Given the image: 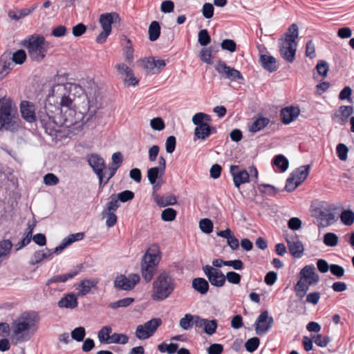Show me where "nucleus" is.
Returning a JSON list of instances; mask_svg holds the SVG:
<instances>
[{"label":"nucleus","mask_w":354,"mask_h":354,"mask_svg":"<svg viewBox=\"0 0 354 354\" xmlns=\"http://www.w3.org/2000/svg\"><path fill=\"white\" fill-rule=\"evenodd\" d=\"M80 93H82V89L76 84H58L52 87L49 97L55 98L62 111L66 109L74 113L77 94Z\"/></svg>","instance_id":"obj_1"},{"label":"nucleus","mask_w":354,"mask_h":354,"mask_svg":"<svg viewBox=\"0 0 354 354\" xmlns=\"http://www.w3.org/2000/svg\"><path fill=\"white\" fill-rule=\"evenodd\" d=\"M39 317L35 312H24L12 323V336L19 342L28 340L37 329Z\"/></svg>","instance_id":"obj_2"},{"label":"nucleus","mask_w":354,"mask_h":354,"mask_svg":"<svg viewBox=\"0 0 354 354\" xmlns=\"http://www.w3.org/2000/svg\"><path fill=\"white\" fill-rule=\"evenodd\" d=\"M19 127L17 109L13 101L7 97L0 99V131L14 132Z\"/></svg>","instance_id":"obj_3"},{"label":"nucleus","mask_w":354,"mask_h":354,"mask_svg":"<svg viewBox=\"0 0 354 354\" xmlns=\"http://www.w3.org/2000/svg\"><path fill=\"white\" fill-rule=\"evenodd\" d=\"M175 288L172 276L165 270L161 271L153 282L151 297L156 301H163L173 293Z\"/></svg>","instance_id":"obj_4"},{"label":"nucleus","mask_w":354,"mask_h":354,"mask_svg":"<svg viewBox=\"0 0 354 354\" xmlns=\"http://www.w3.org/2000/svg\"><path fill=\"white\" fill-rule=\"evenodd\" d=\"M298 36V27L295 24H292L288 28L285 35L280 39L279 53L281 56L288 62L292 63L295 59L297 46L296 39Z\"/></svg>","instance_id":"obj_5"},{"label":"nucleus","mask_w":354,"mask_h":354,"mask_svg":"<svg viewBox=\"0 0 354 354\" xmlns=\"http://www.w3.org/2000/svg\"><path fill=\"white\" fill-rule=\"evenodd\" d=\"M23 46L27 49L30 59L37 62H41L49 48V43L42 35H33L24 40Z\"/></svg>","instance_id":"obj_6"},{"label":"nucleus","mask_w":354,"mask_h":354,"mask_svg":"<svg viewBox=\"0 0 354 354\" xmlns=\"http://www.w3.org/2000/svg\"><path fill=\"white\" fill-rule=\"evenodd\" d=\"M319 281V276L316 273L313 265L304 266L299 274V280L295 286V290L297 297L302 299L306 295L309 287L316 285Z\"/></svg>","instance_id":"obj_7"},{"label":"nucleus","mask_w":354,"mask_h":354,"mask_svg":"<svg viewBox=\"0 0 354 354\" xmlns=\"http://www.w3.org/2000/svg\"><path fill=\"white\" fill-rule=\"evenodd\" d=\"M211 117L204 113H197L192 117V122L196 125L194 129L195 139L205 140L210 133L211 129L209 122Z\"/></svg>","instance_id":"obj_8"},{"label":"nucleus","mask_w":354,"mask_h":354,"mask_svg":"<svg viewBox=\"0 0 354 354\" xmlns=\"http://www.w3.org/2000/svg\"><path fill=\"white\" fill-rule=\"evenodd\" d=\"M161 324L160 318H153L143 324L137 326L135 335L138 339H147L153 335Z\"/></svg>","instance_id":"obj_9"},{"label":"nucleus","mask_w":354,"mask_h":354,"mask_svg":"<svg viewBox=\"0 0 354 354\" xmlns=\"http://www.w3.org/2000/svg\"><path fill=\"white\" fill-rule=\"evenodd\" d=\"M159 257L156 254L147 252L142 261V276L147 282L150 281L153 276L156 266L159 262Z\"/></svg>","instance_id":"obj_10"},{"label":"nucleus","mask_w":354,"mask_h":354,"mask_svg":"<svg viewBox=\"0 0 354 354\" xmlns=\"http://www.w3.org/2000/svg\"><path fill=\"white\" fill-rule=\"evenodd\" d=\"M215 70L219 73L221 77L229 80L231 82L242 83L243 77L241 72L234 68L227 66L224 62L218 61L215 65Z\"/></svg>","instance_id":"obj_11"},{"label":"nucleus","mask_w":354,"mask_h":354,"mask_svg":"<svg viewBox=\"0 0 354 354\" xmlns=\"http://www.w3.org/2000/svg\"><path fill=\"white\" fill-rule=\"evenodd\" d=\"M117 74L123 79L127 86H135L139 83L138 79L134 75L133 71L126 64L120 62L114 66Z\"/></svg>","instance_id":"obj_12"},{"label":"nucleus","mask_w":354,"mask_h":354,"mask_svg":"<svg viewBox=\"0 0 354 354\" xmlns=\"http://www.w3.org/2000/svg\"><path fill=\"white\" fill-rule=\"evenodd\" d=\"M139 62L147 73L158 74L166 66L165 60L156 57H149L141 59Z\"/></svg>","instance_id":"obj_13"},{"label":"nucleus","mask_w":354,"mask_h":354,"mask_svg":"<svg viewBox=\"0 0 354 354\" xmlns=\"http://www.w3.org/2000/svg\"><path fill=\"white\" fill-rule=\"evenodd\" d=\"M203 270L212 286L216 287L224 286L226 277L220 270L206 265L203 268Z\"/></svg>","instance_id":"obj_14"},{"label":"nucleus","mask_w":354,"mask_h":354,"mask_svg":"<svg viewBox=\"0 0 354 354\" xmlns=\"http://www.w3.org/2000/svg\"><path fill=\"white\" fill-rule=\"evenodd\" d=\"M288 250L295 258L302 257L304 247L299 236L294 232L287 234L285 236Z\"/></svg>","instance_id":"obj_15"},{"label":"nucleus","mask_w":354,"mask_h":354,"mask_svg":"<svg viewBox=\"0 0 354 354\" xmlns=\"http://www.w3.org/2000/svg\"><path fill=\"white\" fill-rule=\"evenodd\" d=\"M140 281V277L136 274H131L128 277L120 274L115 277V288L123 290H130Z\"/></svg>","instance_id":"obj_16"},{"label":"nucleus","mask_w":354,"mask_h":354,"mask_svg":"<svg viewBox=\"0 0 354 354\" xmlns=\"http://www.w3.org/2000/svg\"><path fill=\"white\" fill-rule=\"evenodd\" d=\"M88 165L92 167L93 171L99 178L100 186H102L103 178L106 177V172H104L105 162L104 159L97 154H91L88 156Z\"/></svg>","instance_id":"obj_17"},{"label":"nucleus","mask_w":354,"mask_h":354,"mask_svg":"<svg viewBox=\"0 0 354 354\" xmlns=\"http://www.w3.org/2000/svg\"><path fill=\"white\" fill-rule=\"evenodd\" d=\"M273 318L268 315V312H262L257 319L254 326L255 331L258 335L265 334L272 326Z\"/></svg>","instance_id":"obj_18"},{"label":"nucleus","mask_w":354,"mask_h":354,"mask_svg":"<svg viewBox=\"0 0 354 354\" xmlns=\"http://www.w3.org/2000/svg\"><path fill=\"white\" fill-rule=\"evenodd\" d=\"M230 173L236 187L239 188L241 184L249 182L250 176L245 169H241L237 165L230 166Z\"/></svg>","instance_id":"obj_19"},{"label":"nucleus","mask_w":354,"mask_h":354,"mask_svg":"<svg viewBox=\"0 0 354 354\" xmlns=\"http://www.w3.org/2000/svg\"><path fill=\"white\" fill-rule=\"evenodd\" d=\"M120 21V16L116 12L102 14L100 16V24L102 28V30L109 32H111L112 24L119 22Z\"/></svg>","instance_id":"obj_20"},{"label":"nucleus","mask_w":354,"mask_h":354,"mask_svg":"<svg viewBox=\"0 0 354 354\" xmlns=\"http://www.w3.org/2000/svg\"><path fill=\"white\" fill-rule=\"evenodd\" d=\"M98 283L95 279H84L76 285L77 296H84L88 294L93 288H95Z\"/></svg>","instance_id":"obj_21"},{"label":"nucleus","mask_w":354,"mask_h":354,"mask_svg":"<svg viewBox=\"0 0 354 354\" xmlns=\"http://www.w3.org/2000/svg\"><path fill=\"white\" fill-rule=\"evenodd\" d=\"M21 113L24 120L32 122L35 120V105L28 101H22L20 105Z\"/></svg>","instance_id":"obj_22"},{"label":"nucleus","mask_w":354,"mask_h":354,"mask_svg":"<svg viewBox=\"0 0 354 354\" xmlns=\"http://www.w3.org/2000/svg\"><path fill=\"white\" fill-rule=\"evenodd\" d=\"M319 225L326 227L332 225L335 221V216L330 209H321L317 212L316 216Z\"/></svg>","instance_id":"obj_23"},{"label":"nucleus","mask_w":354,"mask_h":354,"mask_svg":"<svg viewBox=\"0 0 354 354\" xmlns=\"http://www.w3.org/2000/svg\"><path fill=\"white\" fill-rule=\"evenodd\" d=\"M84 236V234L82 232H78L76 234H70L67 237L63 239L62 242L59 245L56 247L54 250V252L56 254L60 253L64 249L72 244L73 243L82 240Z\"/></svg>","instance_id":"obj_24"},{"label":"nucleus","mask_w":354,"mask_h":354,"mask_svg":"<svg viewBox=\"0 0 354 354\" xmlns=\"http://www.w3.org/2000/svg\"><path fill=\"white\" fill-rule=\"evenodd\" d=\"M299 112L298 107L289 106L283 109L281 111L282 122L286 124H290L298 117Z\"/></svg>","instance_id":"obj_25"},{"label":"nucleus","mask_w":354,"mask_h":354,"mask_svg":"<svg viewBox=\"0 0 354 354\" xmlns=\"http://www.w3.org/2000/svg\"><path fill=\"white\" fill-rule=\"evenodd\" d=\"M77 295L68 293L58 301V306L61 308L73 309L77 306Z\"/></svg>","instance_id":"obj_26"},{"label":"nucleus","mask_w":354,"mask_h":354,"mask_svg":"<svg viewBox=\"0 0 354 354\" xmlns=\"http://www.w3.org/2000/svg\"><path fill=\"white\" fill-rule=\"evenodd\" d=\"M80 271V268H74L71 270L69 272L60 274V275H56L53 277L52 278L49 279L47 282L46 285L49 286L52 283H64L66 282L68 279H72L74 277H75Z\"/></svg>","instance_id":"obj_27"},{"label":"nucleus","mask_w":354,"mask_h":354,"mask_svg":"<svg viewBox=\"0 0 354 354\" xmlns=\"http://www.w3.org/2000/svg\"><path fill=\"white\" fill-rule=\"evenodd\" d=\"M259 62L261 66L269 72H274L277 71V66L276 64V59L270 55H261Z\"/></svg>","instance_id":"obj_28"},{"label":"nucleus","mask_w":354,"mask_h":354,"mask_svg":"<svg viewBox=\"0 0 354 354\" xmlns=\"http://www.w3.org/2000/svg\"><path fill=\"white\" fill-rule=\"evenodd\" d=\"M153 198L155 202L160 207L173 205L177 202L176 197L171 194L165 196H159L156 194L153 196Z\"/></svg>","instance_id":"obj_29"},{"label":"nucleus","mask_w":354,"mask_h":354,"mask_svg":"<svg viewBox=\"0 0 354 354\" xmlns=\"http://www.w3.org/2000/svg\"><path fill=\"white\" fill-rule=\"evenodd\" d=\"M113 329L110 326H104L97 332V338L101 344H109L111 340Z\"/></svg>","instance_id":"obj_30"},{"label":"nucleus","mask_w":354,"mask_h":354,"mask_svg":"<svg viewBox=\"0 0 354 354\" xmlns=\"http://www.w3.org/2000/svg\"><path fill=\"white\" fill-rule=\"evenodd\" d=\"M52 255L53 252L48 248H46L45 250H38L34 253L29 263L30 264L33 266L40 263L44 259L50 258Z\"/></svg>","instance_id":"obj_31"},{"label":"nucleus","mask_w":354,"mask_h":354,"mask_svg":"<svg viewBox=\"0 0 354 354\" xmlns=\"http://www.w3.org/2000/svg\"><path fill=\"white\" fill-rule=\"evenodd\" d=\"M310 165H304L297 168L294 172H292L290 175L295 180H297L299 183H303L309 174Z\"/></svg>","instance_id":"obj_32"},{"label":"nucleus","mask_w":354,"mask_h":354,"mask_svg":"<svg viewBox=\"0 0 354 354\" xmlns=\"http://www.w3.org/2000/svg\"><path fill=\"white\" fill-rule=\"evenodd\" d=\"M122 41L124 45V55L125 60L128 62H131L133 59V48L131 40L126 36L122 37Z\"/></svg>","instance_id":"obj_33"},{"label":"nucleus","mask_w":354,"mask_h":354,"mask_svg":"<svg viewBox=\"0 0 354 354\" xmlns=\"http://www.w3.org/2000/svg\"><path fill=\"white\" fill-rule=\"evenodd\" d=\"M192 287L201 294L204 295L209 290V283L203 278H196L192 281Z\"/></svg>","instance_id":"obj_34"},{"label":"nucleus","mask_w":354,"mask_h":354,"mask_svg":"<svg viewBox=\"0 0 354 354\" xmlns=\"http://www.w3.org/2000/svg\"><path fill=\"white\" fill-rule=\"evenodd\" d=\"M270 122V120L267 118L259 117L257 118L249 127V130L251 132H257L263 129Z\"/></svg>","instance_id":"obj_35"},{"label":"nucleus","mask_w":354,"mask_h":354,"mask_svg":"<svg viewBox=\"0 0 354 354\" xmlns=\"http://www.w3.org/2000/svg\"><path fill=\"white\" fill-rule=\"evenodd\" d=\"M35 8L36 6L32 7L31 8H24L19 11L10 10L8 12V17L12 19L19 20L30 15L35 9Z\"/></svg>","instance_id":"obj_36"},{"label":"nucleus","mask_w":354,"mask_h":354,"mask_svg":"<svg viewBox=\"0 0 354 354\" xmlns=\"http://www.w3.org/2000/svg\"><path fill=\"white\" fill-rule=\"evenodd\" d=\"M160 34V26L158 21H153L149 27V39L151 41H156Z\"/></svg>","instance_id":"obj_37"},{"label":"nucleus","mask_w":354,"mask_h":354,"mask_svg":"<svg viewBox=\"0 0 354 354\" xmlns=\"http://www.w3.org/2000/svg\"><path fill=\"white\" fill-rule=\"evenodd\" d=\"M165 171H162L159 168L154 167L147 170V178L149 183L154 185L159 176L163 175Z\"/></svg>","instance_id":"obj_38"},{"label":"nucleus","mask_w":354,"mask_h":354,"mask_svg":"<svg viewBox=\"0 0 354 354\" xmlns=\"http://www.w3.org/2000/svg\"><path fill=\"white\" fill-rule=\"evenodd\" d=\"M134 301V299L131 297H126L117 301L109 304V308L117 309L118 308H125L130 306Z\"/></svg>","instance_id":"obj_39"},{"label":"nucleus","mask_w":354,"mask_h":354,"mask_svg":"<svg viewBox=\"0 0 354 354\" xmlns=\"http://www.w3.org/2000/svg\"><path fill=\"white\" fill-rule=\"evenodd\" d=\"M179 326L185 330H190L193 326V315L186 314L180 319Z\"/></svg>","instance_id":"obj_40"},{"label":"nucleus","mask_w":354,"mask_h":354,"mask_svg":"<svg viewBox=\"0 0 354 354\" xmlns=\"http://www.w3.org/2000/svg\"><path fill=\"white\" fill-rule=\"evenodd\" d=\"M340 118L339 123L344 124L353 113V108L350 106H342L339 108Z\"/></svg>","instance_id":"obj_41"},{"label":"nucleus","mask_w":354,"mask_h":354,"mask_svg":"<svg viewBox=\"0 0 354 354\" xmlns=\"http://www.w3.org/2000/svg\"><path fill=\"white\" fill-rule=\"evenodd\" d=\"M324 243L329 247H334L337 245L338 236L333 232H327L324 236Z\"/></svg>","instance_id":"obj_42"},{"label":"nucleus","mask_w":354,"mask_h":354,"mask_svg":"<svg viewBox=\"0 0 354 354\" xmlns=\"http://www.w3.org/2000/svg\"><path fill=\"white\" fill-rule=\"evenodd\" d=\"M274 163L281 169V171H285L288 167V160L283 155H277L274 159Z\"/></svg>","instance_id":"obj_43"},{"label":"nucleus","mask_w":354,"mask_h":354,"mask_svg":"<svg viewBox=\"0 0 354 354\" xmlns=\"http://www.w3.org/2000/svg\"><path fill=\"white\" fill-rule=\"evenodd\" d=\"M12 247V243L10 240H3L0 241V258L6 257Z\"/></svg>","instance_id":"obj_44"},{"label":"nucleus","mask_w":354,"mask_h":354,"mask_svg":"<svg viewBox=\"0 0 354 354\" xmlns=\"http://www.w3.org/2000/svg\"><path fill=\"white\" fill-rule=\"evenodd\" d=\"M129 342V337L123 333H113L111 335V340L110 344H125Z\"/></svg>","instance_id":"obj_45"},{"label":"nucleus","mask_w":354,"mask_h":354,"mask_svg":"<svg viewBox=\"0 0 354 354\" xmlns=\"http://www.w3.org/2000/svg\"><path fill=\"white\" fill-rule=\"evenodd\" d=\"M158 348L161 353L167 352L169 354H174L177 352L178 345L177 344H167L162 343L158 345Z\"/></svg>","instance_id":"obj_46"},{"label":"nucleus","mask_w":354,"mask_h":354,"mask_svg":"<svg viewBox=\"0 0 354 354\" xmlns=\"http://www.w3.org/2000/svg\"><path fill=\"white\" fill-rule=\"evenodd\" d=\"M342 222L346 225H351L354 222V213L351 210H344L340 216Z\"/></svg>","instance_id":"obj_47"},{"label":"nucleus","mask_w":354,"mask_h":354,"mask_svg":"<svg viewBox=\"0 0 354 354\" xmlns=\"http://www.w3.org/2000/svg\"><path fill=\"white\" fill-rule=\"evenodd\" d=\"M199 227L204 233L209 234L213 230V223L209 218L201 219L199 222Z\"/></svg>","instance_id":"obj_48"},{"label":"nucleus","mask_w":354,"mask_h":354,"mask_svg":"<svg viewBox=\"0 0 354 354\" xmlns=\"http://www.w3.org/2000/svg\"><path fill=\"white\" fill-rule=\"evenodd\" d=\"M86 335L85 328L82 326L75 328L71 331V337L77 342H82Z\"/></svg>","instance_id":"obj_49"},{"label":"nucleus","mask_w":354,"mask_h":354,"mask_svg":"<svg viewBox=\"0 0 354 354\" xmlns=\"http://www.w3.org/2000/svg\"><path fill=\"white\" fill-rule=\"evenodd\" d=\"M313 342L319 347H325L330 342V339L328 336H323L321 334L315 335L312 337Z\"/></svg>","instance_id":"obj_50"},{"label":"nucleus","mask_w":354,"mask_h":354,"mask_svg":"<svg viewBox=\"0 0 354 354\" xmlns=\"http://www.w3.org/2000/svg\"><path fill=\"white\" fill-rule=\"evenodd\" d=\"M119 201L117 197L114 195H112L110 197V201L106 204L105 209L103 211L109 212H115L117 209L119 207Z\"/></svg>","instance_id":"obj_51"},{"label":"nucleus","mask_w":354,"mask_h":354,"mask_svg":"<svg viewBox=\"0 0 354 354\" xmlns=\"http://www.w3.org/2000/svg\"><path fill=\"white\" fill-rule=\"evenodd\" d=\"M27 55L24 50H18L12 54V60L16 64H22L26 59Z\"/></svg>","instance_id":"obj_52"},{"label":"nucleus","mask_w":354,"mask_h":354,"mask_svg":"<svg viewBox=\"0 0 354 354\" xmlns=\"http://www.w3.org/2000/svg\"><path fill=\"white\" fill-rule=\"evenodd\" d=\"M217 328V322L215 319L207 320L206 319V323L204 325V332L209 335L215 333Z\"/></svg>","instance_id":"obj_53"},{"label":"nucleus","mask_w":354,"mask_h":354,"mask_svg":"<svg viewBox=\"0 0 354 354\" xmlns=\"http://www.w3.org/2000/svg\"><path fill=\"white\" fill-rule=\"evenodd\" d=\"M176 211L173 208H167L162 212L161 218L165 221H172L176 216Z\"/></svg>","instance_id":"obj_54"},{"label":"nucleus","mask_w":354,"mask_h":354,"mask_svg":"<svg viewBox=\"0 0 354 354\" xmlns=\"http://www.w3.org/2000/svg\"><path fill=\"white\" fill-rule=\"evenodd\" d=\"M150 127L156 131H162L165 127L163 120L160 117H156L150 120Z\"/></svg>","instance_id":"obj_55"},{"label":"nucleus","mask_w":354,"mask_h":354,"mask_svg":"<svg viewBox=\"0 0 354 354\" xmlns=\"http://www.w3.org/2000/svg\"><path fill=\"white\" fill-rule=\"evenodd\" d=\"M102 215L104 217L106 218V225L107 227H113L117 223L118 218L114 212L103 211Z\"/></svg>","instance_id":"obj_56"},{"label":"nucleus","mask_w":354,"mask_h":354,"mask_svg":"<svg viewBox=\"0 0 354 354\" xmlns=\"http://www.w3.org/2000/svg\"><path fill=\"white\" fill-rule=\"evenodd\" d=\"M328 68L329 66L328 63L324 60L319 61L316 66V69L318 73L323 77H326L327 76Z\"/></svg>","instance_id":"obj_57"},{"label":"nucleus","mask_w":354,"mask_h":354,"mask_svg":"<svg viewBox=\"0 0 354 354\" xmlns=\"http://www.w3.org/2000/svg\"><path fill=\"white\" fill-rule=\"evenodd\" d=\"M198 42L201 46H207L211 41L210 36L206 29H203L198 32Z\"/></svg>","instance_id":"obj_58"},{"label":"nucleus","mask_w":354,"mask_h":354,"mask_svg":"<svg viewBox=\"0 0 354 354\" xmlns=\"http://www.w3.org/2000/svg\"><path fill=\"white\" fill-rule=\"evenodd\" d=\"M259 345V339L257 337H252L247 340L245 344L246 350L249 352H254Z\"/></svg>","instance_id":"obj_59"},{"label":"nucleus","mask_w":354,"mask_h":354,"mask_svg":"<svg viewBox=\"0 0 354 354\" xmlns=\"http://www.w3.org/2000/svg\"><path fill=\"white\" fill-rule=\"evenodd\" d=\"M336 149L338 158L341 160L345 161L347 159L348 147L344 144L340 143L337 145Z\"/></svg>","instance_id":"obj_60"},{"label":"nucleus","mask_w":354,"mask_h":354,"mask_svg":"<svg viewBox=\"0 0 354 354\" xmlns=\"http://www.w3.org/2000/svg\"><path fill=\"white\" fill-rule=\"evenodd\" d=\"M118 201L125 203L131 201L134 198V193L130 190L123 191L116 196Z\"/></svg>","instance_id":"obj_61"},{"label":"nucleus","mask_w":354,"mask_h":354,"mask_svg":"<svg viewBox=\"0 0 354 354\" xmlns=\"http://www.w3.org/2000/svg\"><path fill=\"white\" fill-rule=\"evenodd\" d=\"M44 183L48 186L56 185L59 183V178L54 174L48 173L44 176Z\"/></svg>","instance_id":"obj_62"},{"label":"nucleus","mask_w":354,"mask_h":354,"mask_svg":"<svg viewBox=\"0 0 354 354\" xmlns=\"http://www.w3.org/2000/svg\"><path fill=\"white\" fill-rule=\"evenodd\" d=\"M201 59L208 64H212V50L210 48H204L201 50L200 53Z\"/></svg>","instance_id":"obj_63"},{"label":"nucleus","mask_w":354,"mask_h":354,"mask_svg":"<svg viewBox=\"0 0 354 354\" xmlns=\"http://www.w3.org/2000/svg\"><path fill=\"white\" fill-rule=\"evenodd\" d=\"M227 281L232 284H239L241 281V277L239 274L230 271L225 275Z\"/></svg>","instance_id":"obj_64"}]
</instances>
